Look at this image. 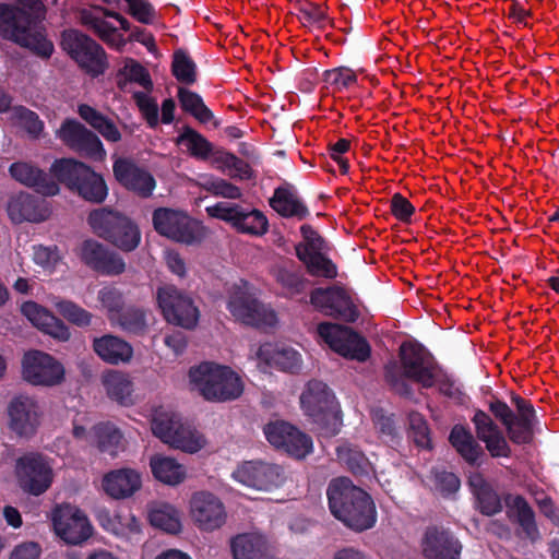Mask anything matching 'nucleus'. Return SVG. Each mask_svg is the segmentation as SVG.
I'll return each instance as SVG.
<instances>
[{
	"label": "nucleus",
	"instance_id": "obj_3",
	"mask_svg": "<svg viewBox=\"0 0 559 559\" xmlns=\"http://www.w3.org/2000/svg\"><path fill=\"white\" fill-rule=\"evenodd\" d=\"M300 404L307 416L319 425L320 432L334 436L341 427V417L334 395L326 384L310 381L300 396Z\"/></svg>",
	"mask_w": 559,
	"mask_h": 559
},
{
	"label": "nucleus",
	"instance_id": "obj_12",
	"mask_svg": "<svg viewBox=\"0 0 559 559\" xmlns=\"http://www.w3.org/2000/svg\"><path fill=\"white\" fill-rule=\"evenodd\" d=\"M15 468L19 486L25 492L39 496L51 485V466L39 454L23 455L17 460Z\"/></svg>",
	"mask_w": 559,
	"mask_h": 559
},
{
	"label": "nucleus",
	"instance_id": "obj_56",
	"mask_svg": "<svg viewBox=\"0 0 559 559\" xmlns=\"http://www.w3.org/2000/svg\"><path fill=\"white\" fill-rule=\"evenodd\" d=\"M98 424L86 414H78L73 419L72 435L79 442L92 445L96 438Z\"/></svg>",
	"mask_w": 559,
	"mask_h": 559
},
{
	"label": "nucleus",
	"instance_id": "obj_61",
	"mask_svg": "<svg viewBox=\"0 0 559 559\" xmlns=\"http://www.w3.org/2000/svg\"><path fill=\"white\" fill-rule=\"evenodd\" d=\"M216 162L221 164L228 175L231 177H239L240 179L250 178L251 171L248 164L235 155L229 153H222L216 158Z\"/></svg>",
	"mask_w": 559,
	"mask_h": 559
},
{
	"label": "nucleus",
	"instance_id": "obj_62",
	"mask_svg": "<svg viewBox=\"0 0 559 559\" xmlns=\"http://www.w3.org/2000/svg\"><path fill=\"white\" fill-rule=\"evenodd\" d=\"M545 413L539 414L534 408L533 404L526 400V445L534 443V436L542 435L546 423H543Z\"/></svg>",
	"mask_w": 559,
	"mask_h": 559
},
{
	"label": "nucleus",
	"instance_id": "obj_16",
	"mask_svg": "<svg viewBox=\"0 0 559 559\" xmlns=\"http://www.w3.org/2000/svg\"><path fill=\"white\" fill-rule=\"evenodd\" d=\"M56 136L70 148L97 160H103L106 151L99 138L74 119H66L56 131Z\"/></svg>",
	"mask_w": 559,
	"mask_h": 559
},
{
	"label": "nucleus",
	"instance_id": "obj_48",
	"mask_svg": "<svg viewBox=\"0 0 559 559\" xmlns=\"http://www.w3.org/2000/svg\"><path fill=\"white\" fill-rule=\"evenodd\" d=\"M52 306L69 322L78 326H87L92 321V313L70 300L59 299L53 297L51 300Z\"/></svg>",
	"mask_w": 559,
	"mask_h": 559
},
{
	"label": "nucleus",
	"instance_id": "obj_13",
	"mask_svg": "<svg viewBox=\"0 0 559 559\" xmlns=\"http://www.w3.org/2000/svg\"><path fill=\"white\" fill-rule=\"evenodd\" d=\"M304 242L296 246V253L312 275L333 278L335 265L324 255V240L308 225L301 226Z\"/></svg>",
	"mask_w": 559,
	"mask_h": 559
},
{
	"label": "nucleus",
	"instance_id": "obj_18",
	"mask_svg": "<svg viewBox=\"0 0 559 559\" xmlns=\"http://www.w3.org/2000/svg\"><path fill=\"white\" fill-rule=\"evenodd\" d=\"M10 429L21 437L35 433L40 423V409L37 402L26 395H19L8 405Z\"/></svg>",
	"mask_w": 559,
	"mask_h": 559
},
{
	"label": "nucleus",
	"instance_id": "obj_11",
	"mask_svg": "<svg viewBox=\"0 0 559 559\" xmlns=\"http://www.w3.org/2000/svg\"><path fill=\"white\" fill-rule=\"evenodd\" d=\"M157 301L165 319L186 329L193 328L199 318V311L190 297L174 286H163L157 290Z\"/></svg>",
	"mask_w": 559,
	"mask_h": 559
},
{
	"label": "nucleus",
	"instance_id": "obj_45",
	"mask_svg": "<svg viewBox=\"0 0 559 559\" xmlns=\"http://www.w3.org/2000/svg\"><path fill=\"white\" fill-rule=\"evenodd\" d=\"M122 441V435L114 425L99 423L94 439L93 447H96L100 452L108 453L111 456L117 455Z\"/></svg>",
	"mask_w": 559,
	"mask_h": 559
},
{
	"label": "nucleus",
	"instance_id": "obj_17",
	"mask_svg": "<svg viewBox=\"0 0 559 559\" xmlns=\"http://www.w3.org/2000/svg\"><path fill=\"white\" fill-rule=\"evenodd\" d=\"M96 519L107 533L126 543L138 544L142 539V523L129 511L110 512L106 508H100L97 510Z\"/></svg>",
	"mask_w": 559,
	"mask_h": 559
},
{
	"label": "nucleus",
	"instance_id": "obj_28",
	"mask_svg": "<svg viewBox=\"0 0 559 559\" xmlns=\"http://www.w3.org/2000/svg\"><path fill=\"white\" fill-rule=\"evenodd\" d=\"M148 466L157 481L170 487H176L188 478L187 466L170 455L155 453L150 456Z\"/></svg>",
	"mask_w": 559,
	"mask_h": 559
},
{
	"label": "nucleus",
	"instance_id": "obj_32",
	"mask_svg": "<svg viewBox=\"0 0 559 559\" xmlns=\"http://www.w3.org/2000/svg\"><path fill=\"white\" fill-rule=\"evenodd\" d=\"M474 424L478 438L486 443V448L492 456H507L509 448L492 419L484 412L474 415Z\"/></svg>",
	"mask_w": 559,
	"mask_h": 559
},
{
	"label": "nucleus",
	"instance_id": "obj_5",
	"mask_svg": "<svg viewBox=\"0 0 559 559\" xmlns=\"http://www.w3.org/2000/svg\"><path fill=\"white\" fill-rule=\"evenodd\" d=\"M231 477L240 485L261 492H273L288 480L285 468L264 460H250L239 463Z\"/></svg>",
	"mask_w": 559,
	"mask_h": 559
},
{
	"label": "nucleus",
	"instance_id": "obj_49",
	"mask_svg": "<svg viewBox=\"0 0 559 559\" xmlns=\"http://www.w3.org/2000/svg\"><path fill=\"white\" fill-rule=\"evenodd\" d=\"M177 144L197 158L204 159L212 147L207 140L192 129H186L177 139Z\"/></svg>",
	"mask_w": 559,
	"mask_h": 559
},
{
	"label": "nucleus",
	"instance_id": "obj_10",
	"mask_svg": "<svg viewBox=\"0 0 559 559\" xmlns=\"http://www.w3.org/2000/svg\"><path fill=\"white\" fill-rule=\"evenodd\" d=\"M318 333L335 353L345 358L365 361L370 355L366 341L348 328L321 323Z\"/></svg>",
	"mask_w": 559,
	"mask_h": 559
},
{
	"label": "nucleus",
	"instance_id": "obj_54",
	"mask_svg": "<svg viewBox=\"0 0 559 559\" xmlns=\"http://www.w3.org/2000/svg\"><path fill=\"white\" fill-rule=\"evenodd\" d=\"M107 250L102 243L87 239L78 247L76 254L84 264L96 271Z\"/></svg>",
	"mask_w": 559,
	"mask_h": 559
},
{
	"label": "nucleus",
	"instance_id": "obj_55",
	"mask_svg": "<svg viewBox=\"0 0 559 559\" xmlns=\"http://www.w3.org/2000/svg\"><path fill=\"white\" fill-rule=\"evenodd\" d=\"M199 185L206 191L223 198L237 199L241 195L239 188L236 186L210 175H201Z\"/></svg>",
	"mask_w": 559,
	"mask_h": 559
},
{
	"label": "nucleus",
	"instance_id": "obj_15",
	"mask_svg": "<svg viewBox=\"0 0 559 559\" xmlns=\"http://www.w3.org/2000/svg\"><path fill=\"white\" fill-rule=\"evenodd\" d=\"M264 435L272 445L297 459H304L313 449L312 439L308 435L285 421L267 424Z\"/></svg>",
	"mask_w": 559,
	"mask_h": 559
},
{
	"label": "nucleus",
	"instance_id": "obj_26",
	"mask_svg": "<svg viewBox=\"0 0 559 559\" xmlns=\"http://www.w3.org/2000/svg\"><path fill=\"white\" fill-rule=\"evenodd\" d=\"M462 546L450 533L428 528L423 539V551L428 559H460Z\"/></svg>",
	"mask_w": 559,
	"mask_h": 559
},
{
	"label": "nucleus",
	"instance_id": "obj_22",
	"mask_svg": "<svg viewBox=\"0 0 559 559\" xmlns=\"http://www.w3.org/2000/svg\"><path fill=\"white\" fill-rule=\"evenodd\" d=\"M7 213L15 224L40 223L50 216V210L44 201L25 192L15 193L9 198Z\"/></svg>",
	"mask_w": 559,
	"mask_h": 559
},
{
	"label": "nucleus",
	"instance_id": "obj_42",
	"mask_svg": "<svg viewBox=\"0 0 559 559\" xmlns=\"http://www.w3.org/2000/svg\"><path fill=\"white\" fill-rule=\"evenodd\" d=\"M126 216L107 209H98L88 215V224L100 237L111 240Z\"/></svg>",
	"mask_w": 559,
	"mask_h": 559
},
{
	"label": "nucleus",
	"instance_id": "obj_46",
	"mask_svg": "<svg viewBox=\"0 0 559 559\" xmlns=\"http://www.w3.org/2000/svg\"><path fill=\"white\" fill-rule=\"evenodd\" d=\"M450 442L468 462H475L480 454V448L473 436L462 426H455L450 435Z\"/></svg>",
	"mask_w": 559,
	"mask_h": 559
},
{
	"label": "nucleus",
	"instance_id": "obj_40",
	"mask_svg": "<svg viewBox=\"0 0 559 559\" xmlns=\"http://www.w3.org/2000/svg\"><path fill=\"white\" fill-rule=\"evenodd\" d=\"M73 190L83 199L95 203H102L108 194L104 178L91 168L80 178Z\"/></svg>",
	"mask_w": 559,
	"mask_h": 559
},
{
	"label": "nucleus",
	"instance_id": "obj_63",
	"mask_svg": "<svg viewBox=\"0 0 559 559\" xmlns=\"http://www.w3.org/2000/svg\"><path fill=\"white\" fill-rule=\"evenodd\" d=\"M119 323L129 333L142 334L147 326L146 313L138 309L129 310L122 316Z\"/></svg>",
	"mask_w": 559,
	"mask_h": 559
},
{
	"label": "nucleus",
	"instance_id": "obj_19",
	"mask_svg": "<svg viewBox=\"0 0 559 559\" xmlns=\"http://www.w3.org/2000/svg\"><path fill=\"white\" fill-rule=\"evenodd\" d=\"M62 48L92 75L104 72V51L90 37H62Z\"/></svg>",
	"mask_w": 559,
	"mask_h": 559
},
{
	"label": "nucleus",
	"instance_id": "obj_8",
	"mask_svg": "<svg viewBox=\"0 0 559 559\" xmlns=\"http://www.w3.org/2000/svg\"><path fill=\"white\" fill-rule=\"evenodd\" d=\"M23 380L35 386L51 388L61 384L66 378L63 365L41 350H29L21 361Z\"/></svg>",
	"mask_w": 559,
	"mask_h": 559
},
{
	"label": "nucleus",
	"instance_id": "obj_36",
	"mask_svg": "<svg viewBox=\"0 0 559 559\" xmlns=\"http://www.w3.org/2000/svg\"><path fill=\"white\" fill-rule=\"evenodd\" d=\"M8 121L11 126L22 129L32 139L44 134L45 123L39 116L23 105L10 106Z\"/></svg>",
	"mask_w": 559,
	"mask_h": 559
},
{
	"label": "nucleus",
	"instance_id": "obj_51",
	"mask_svg": "<svg viewBox=\"0 0 559 559\" xmlns=\"http://www.w3.org/2000/svg\"><path fill=\"white\" fill-rule=\"evenodd\" d=\"M175 78L185 84H193L197 81V64L182 49L175 51L171 64Z\"/></svg>",
	"mask_w": 559,
	"mask_h": 559
},
{
	"label": "nucleus",
	"instance_id": "obj_23",
	"mask_svg": "<svg viewBox=\"0 0 559 559\" xmlns=\"http://www.w3.org/2000/svg\"><path fill=\"white\" fill-rule=\"evenodd\" d=\"M142 473L130 467L106 473L102 479L103 490L111 498L128 499L142 488Z\"/></svg>",
	"mask_w": 559,
	"mask_h": 559
},
{
	"label": "nucleus",
	"instance_id": "obj_38",
	"mask_svg": "<svg viewBox=\"0 0 559 559\" xmlns=\"http://www.w3.org/2000/svg\"><path fill=\"white\" fill-rule=\"evenodd\" d=\"M97 12H103V14L109 17L110 21H105L100 16L90 11H82L81 20L98 35H109L110 33H116L119 31H130L129 22L118 13L100 9H97Z\"/></svg>",
	"mask_w": 559,
	"mask_h": 559
},
{
	"label": "nucleus",
	"instance_id": "obj_60",
	"mask_svg": "<svg viewBox=\"0 0 559 559\" xmlns=\"http://www.w3.org/2000/svg\"><path fill=\"white\" fill-rule=\"evenodd\" d=\"M97 300L102 308L106 309L111 317L123 306V296L121 292L114 286H104L97 293Z\"/></svg>",
	"mask_w": 559,
	"mask_h": 559
},
{
	"label": "nucleus",
	"instance_id": "obj_1",
	"mask_svg": "<svg viewBox=\"0 0 559 559\" xmlns=\"http://www.w3.org/2000/svg\"><path fill=\"white\" fill-rule=\"evenodd\" d=\"M331 513L345 526L364 532L377 522V509L371 497L348 478L333 479L326 490Z\"/></svg>",
	"mask_w": 559,
	"mask_h": 559
},
{
	"label": "nucleus",
	"instance_id": "obj_9",
	"mask_svg": "<svg viewBox=\"0 0 559 559\" xmlns=\"http://www.w3.org/2000/svg\"><path fill=\"white\" fill-rule=\"evenodd\" d=\"M189 516L202 532H214L221 528L227 519L223 501L210 491L192 493L188 504Z\"/></svg>",
	"mask_w": 559,
	"mask_h": 559
},
{
	"label": "nucleus",
	"instance_id": "obj_44",
	"mask_svg": "<svg viewBox=\"0 0 559 559\" xmlns=\"http://www.w3.org/2000/svg\"><path fill=\"white\" fill-rule=\"evenodd\" d=\"M90 167L71 158L56 160L50 173L60 181L73 189L80 178L84 176Z\"/></svg>",
	"mask_w": 559,
	"mask_h": 559
},
{
	"label": "nucleus",
	"instance_id": "obj_25",
	"mask_svg": "<svg viewBox=\"0 0 559 559\" xmlns=\"http://www.w3.org/2000/svg\"><path fill=\"white\" fill-rule=\"evenodd\" d=\"M22 313L37 329L58 341H68L70 331L62 321L48 310L34 301H26L21 306Z\"/></svg>",
	"mask_w": 559,
	"mask_h": 559
},
{
	"label": "nucleus",
	"instance_id": "obj_43",
	"mask_svg": "<svg viewBox=\"0 0 559 559\" xmlns=\"http://www.w3.org/2000/svg\"><path fill=\"white\" fill-rule=\"evenodd\" d=\"M28 12L12 5L0 3V31L15 35V33H25L31 25Z\"/></svg>",
	"mask_w": 559,
	"mask_h": 559
},
{
	"label": "nucleus",
	"instance_id": "obj_7",
	"mask_svg": "<svg viewBox=\"0 0 559 559\" xmlns=\"http://www.w3.org/2000/svg\"><path fill=\"white\" fill-rule=\"evenodd\" d=\"M55 535L68 545H81L94 528L86 513L71 503L57 504L48 515Z\"/></svg>",
	"mask_w": 559,
	"mask_h": 559
},
{
	"label": "nucleus",
	"instance_id": "obj_20",
	"mask_svg": "<svg viewBox=\"0 0 559 559\" xmlns=\"http://www.w3.org/2000/svg\"><path fill=\"white\" fill-rule=\"evenodd\" d=\"M250 357L261 369L276 367L283 371H297L301 368L302 358L298 350L288 346H274L270 343L251 348Z\"/></svg>",
	"mask_w": 559,
	"mask_h": 559
},
{
	"label": "nucleus",
	"instance_id": "obj_58",
	"mask_svg": "<svg viewBox=\"0 0 559 559\" xmlns=\"http://www.w3.org/2000/svg\"><path fill=\"white\" fill-rule=\"evenodd\" d=\"M323 80L334 90L341 91L353 85L357 78L355 72L346 67H340L332 70H326L323 73Z\"/></svg>",
	"mask_w": 559,
	"mask_h": 559
},
{
	"label": "nucleus",
	"instance_id": "obj_14",
	"mask_svg": "<svg viewBox=\"0 0 559 559\" xmlns=\"http://www.w3.org/2000/svg\"><path fill=\"white\" fill-rule=\"evenodd\" d=\"M400 357L404 374L423 386L435 384L439 376L431 355L420 344L404 343L400 348Z\"/></svg>",
	"mask_w": 559,
	"mask_h": 559
},
{
	"label": "nucleus",
	"instance_id": "obj_64",
	"mask_svg": "<svg viewBox=\"0 0 559 559\" xmlns=\"http://www.w3.org/2000/svg\"><path fill=\"white\" fill-rule=\"evenodd\" d=\"M135 103L151 127L158 123V106L146 93H134Z\"/></svg>",
	"mask_w": 559,
	"mask_h": 559
},
{
	"label": "nucleus",
	"instance_id": "obj_39",
	"mask_svg": "<svg viewBox=\"0 0 559 559\" xmlns=\"http://www.w3.org/2000/svg\"><path fill=\"white\" fill-rule=\"evenodd\" d=\"M80 117L94 128L106 141L118 142L121 139L117 126L95 108L82 104L78 108Z\"/></svg>",
	"mask_w": 559,
	"mask_h": 559
},
{
	"label": "nucleus",
	"instance_id": "obj_30",
	"mask_svg": "<svg viewBox=\"0 0 559 559\" xmlns=\"http://www.w3.org/2000/svg\"><path fill=\"white\" fill-rule=\"evenodd\" d=\"M147 520L153 527L171 535L181 533L183 528L181 511L175 504L166 501L148 503Z\"/></svg>",
	"mask_w": 559,
	"mask_h": 559
},
{
	"label": "nucleus",
	"instance_id": "obj_59",
	"mask_svg": "<svg viewBox=\"0 0 559 559\" xmlns=\"http://www.w3.org/2000/svg\"><path fill=\"white\" fill-rule=\"evenodd\" d=\"M14 43L28 49L40 58H49L53 52V44L47 37H12Z\"/></svg>",
	"mask_w": 559,
	"mask_h": 559
},
{
	"label": "nucleus",
	"instance_id": "obj_34",
	"mask_svg": "<svg viewBox=\"0 0 559 559\" xmlns=\"http://www.w3.org/2000/svg\"><path fill=\"white\" fill-rule=\"evenodd\" d=\"M513 402L518 408V415H514L509 406L500 401L492 402L490 404V411L506 426L510 438L521 444L524 442L523 403L520 396L513 397Z\"/></svg>",
	"mask_w": 559,
	"mask_h": 559
},
{
	"label": "nucleus",
	"instance_id": "obj_33",
	"mask_svg": "<svg viewBox=\"0 0 559 559\" xmlns=\"http://www.w3.org/2000/svg\"><path fill=\"white\" fill-rule=\"evenodd\" d=\"M230 548L234 559H265L269 552L266 538L257 532L235 536Z\"/></svg>",
	"mask_w": 559,
	"mask_h": 559
},
{
	"label": "nucleus",
	"instance_id": "obj_50",
	"mask_svg": "<svg viewBox=\"0 0 559 559\" xmlns=\"http://www.w3.org/2000/svg\"><path fill=\"white\" fill-rule=\"evenodd\" d=\"M178 97L181 107L193 115L199 121L205 123L213 119L212 111L204 105L202 98L198 94L180 87L178 91Z\"/></svg>",
	"mask_w": 559,
	"mask_h": 559
},
{
	"label": "nucleus",
	"instance_id": "obj_31",
	"mask_svg": "<svg viewBox=\"0 0 559 559\" xmlns=\"http://www.w3.org/2000/svg\"><path fill=\"white\" fill-rule=\"evenodd\" d=\"M106 395L120 405L134 404V384L131 377L119 370H108L100 377Z\"/></svg>",
	"mask_w": 559,
	"mask_h": 559
},
{
	"label": "nucleus",
	"instance_id": "obj_37",
	"mask_svg": "<svg viewBox=\"0 0 559 559\" xmlns=\"http://www.w3.org/2000/svg\"><path fill=\"white\" fill-rule=\"evenodd\" d=\"M271 206L282 216L304 218L308 210L292 187L278 188L270 201Z\"/></svg>",
	"mask_w": 559,
	"mask_h": 559
},
{
	"label": "nucleus",
	"instance_id": "obj_2",
	"mask_svg": "<svg viewBox=\"0 0 559 559\" xmlns=\"http://www.w3.org/2000/svg\"><path fill=\"white\" fill-rule=\"evenodd\" d=\"M189 384L209 402H228L240 397L243 392L241 377L229 366L205 361L190 368Z\"/></svg>",
	"mask_w": 559,
	"mask_h": 559
},
{
	"label": "nucleus",
	"instance_id": "obj_21",
	"mask_svg": "<svg viewBox=\"0 0 559 559\" xmlns=\"http://www.w3.org/2000/svg\"><path fill=\"white\" fill-rule=\"evenodd\" d=\"M114 175L120 185L142 198L151 197L156 187L155 179L147 170L127 158L116 159Z\"/></svg>",
	"mask_w": 559,
	"mask_h": 559
},
{
	"label": "nucleus",
	"instance_id": "obj_35",
	"mask_svg": "<svg viewBox=\"0 0 559 559\" xmlns=\"http://www.w3.org/2000/svg\"><path fill=\"white\" fill-rule=\"evenodd\" d=\"M185 420L171 409L157 408L151 419L152 433L169 447L171 438H176Z\"/></svg>",
	"mask_w": 559,
	"mask_h": 559
},
{
	"label": "nucleus",
	"instance_id": "obj_41",
	"mask_svg": "<svg viewBox=\"0 0 559 559\" xmlns=\"http://www.w3.org/2000/svg\"><path fill=\"white\" fill-rule=\"evenodd\" d=\"M206 444L204 435L186 421L182 423L177 437L169 441L170 448L189 454L201 451Z\"/></svg>",
	"mask_w": 559,
	"mask_h": 559
},
{
	"label": "nucleus",
	"instance_id": "obj_57",
	"mask_svg": "<svg viewBox=\"0 0 559 559\" xmlns=\"http://www.w3.org/2000/svg\"><path fill=\"white\" fill-rule=\"evenodd\" d=\"M33 261L44 272L51 274L61 263V257L56 248L34 246Z\"/></svg>",
	"mask_w": 559,
	"mask_h": 559
},
{
	"label": "nucleus",
	"instance_id": "obj_6",
	"mask_svg": "<svg viewBox=\"0 0 559 559\" xmlns=\"http://www.w3.org/2000/svg\"><path fill=\"white\" fill-rule=\"evenodd\" d=\"M153 225L159 235L188 246L198 245L206 237V230L200 222L178 210H155Z\"/></svg>",
	"mask_w": 559,
	"mask_h": 559
},
{
	"label": "nucleus",
	"instance_id": "obj_4",
	"mask_svg": "<svg viewBox=\"0 0 559 559\" xmlns=\"http://www.w3.org/2000/svg\"><path fill=\"white\" fill-rule=\"evenodd\" d=\"M227 309L236 321L246 325L273 326L277 321L275 312L259 302L253 287L243 281L229 288Z\"/></svg>",
	"mask_w": 559,
	"mask_h": 559
},
{
	"label": "nucleus",
	"instance_id": "obj_52",
	"mask_svg": "<svg viewBox=\"0 0 559 559\" xmlns=\"http://www.w3.org/2000/svg\"><path fill=\"white\" fill-rule=\"evenodd\" d=\"M140 240L141 235L136 225L124 217L110 241L123 251H132L139 246Z\"/></svg>",
	"mask_w": 559,
	"mask_h": 559
},
{
	"label": "nucleus",
	"instance_id": "obj_27",
	"mask_svg": "<svg viewBox=\"0 0 559 559\" xmlns=\"http://www.w3.org/2000/svg\"><path fill=\"white\" fill-rule=\"evenodd\" d=\"M9 173L20 183L34 188L44 195H55L59 192V186L32 163L15 162L10 166Z\"/></svg>",
	"mask_w": 559,
	"mask_h": 559
},
{
	"label": "nucleus",
	"instance_id": "obj_53",
	"mask_svg": "<svg viewBox=\"0 0 559 559\" xmlns=\"http://www.w3.org/2000/svg\"><path fill=\"white\" fill-rule=\"evenodd\" d=\"M236 228L241 233L262 235L267 229V219L260 211L252 210L246 212L241 209Z\"/></svg>",
	"mask_w": 559,
	"mask_h": 559
},
{
	"label": "nucleus",
	"instance_id": "obj_29",
	"mask_svg": "<svg viewBox=\"0 0 559 559\" xmlns=\"http://www.w3.org/2000/svg\"><path fill=\"white\" fill-rule=\"evenodd\" d=\"M92 347L103 361L110 365L128 364L133 357L131 344L112 334L95 337Z\"/></svg>",
	"mask_w": 559,
	"mask_h": 559
},
{
	"label": "nucleus",
	"instance_id": "obj_24",
	"mask_svg": "<svg viewBox=\"0 0 559 559\" xmlns=\"http://www.w3.org/2000/svg\"><path fill=\"white\" fill-rule=\"evenodd\" d=\"M311 304L328 316H341L354 319L355 309L353 301L343 288H318L311 293Z\"/></svg>",
	"mask_w": 559,
	"mask_h": 559
},
{
	"label": "nucleus",
	"instance_id": "obj_47",
	"mask_svg": "<svg viewBox=\"0 0 559 559\" xmlns=\"http://www.w3.org/2000/svg\"><path fill=\"white\" fill-rule=\"evenodd\" d=\"M337 457L354 474L365 475L372 471L369 460L358 449L349 444L337 448Z\"/></svg>",
	"mask_w": 559,
	"mask_h": 559
}]
</instances>
